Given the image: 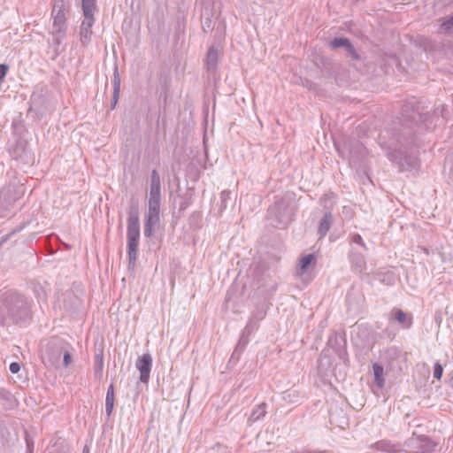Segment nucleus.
<instances>
[{
    "mask_svg": "<svg viewBox=\"0 0 453 453\" xmlns=\"http://www.w3.org/2000/svg\"><path fill=\"white\" fill-rule=\"evenodd\" d=\"M82 453H90L89 448L87 445L84 446Z\"/></svg>",
    "mask_w": 453,
    "mask_h": 453,
    "instance_id": "39",
    "label": "nucleus"
},
{
    "mask_svg": "<svg viewBox=\"0 0 453 453\" xmlns=\"http://www.w3.org/2000/svg\"><path fill=\"white\" fill-rule=\"evenodd\" d=\"M104 368V354L103 350H100L95 357V372L102 373Z\"/></svg>",
    "mask_w": 453,
    "mask_h": 453,
    "instance_id": "25",
    "label": "nucleus"
},
{
    "mask_svg": "<svg viewBox=\"0 0 453 453\" xmlns=\"http://www.w3.org/2000/svg\"><path fill=\"white\" fill-rule=\"evenodd\" d=\"M376 447L378 449L380 450H382V451H386V452H398L399 453V450H397L395 449V445L390 443L389 441H380L376 443Z\"/></svg>",
    "mask_w": 453,
    "mask_h": 453,
    "instance_id": "24",
    "label": "nucleus"
},
{
    "mask_svg": "<svg viewBox=\"0 0 453 453\" xmlns=\"http://www.w3.org/2000/svg\"><path fill=\"white\" fill-rule=\"evenodd\" d=\"M69 0H53L52 6V35L54 42L59 45L65 37L67 30L66 14L69 12Z\"/></svg>",
    "mask_w": 453,
    "mask_h": 453,
    "instance_id": "5",
    "label": "nucleus"
},
{
    "mask_svg": "<svg viewBox=\"0 0 453 453\" xmlns=\"http://www.w3.org/2000/svg\"><path fill=\"white\" fill-rule=\"evenodd\" d=\"M11 398H12V395L10 394V392H8L4 389H0V399L10 401Z\"/></svg>",
    "mask_w": 453,
    "mask_h": 453,
    "instance_id": "35",
    "label": "nucleus"
},
{
    "mask_svg": "<svg viewBox=\"0 0 453 453\" xmlns=\"http://www.w3.org/2000/svg\"><path fill=\"white\" fill-rule=\"evenodd\" d=\"M114 407V403H105V411L108 418L111 417L112 413V410Z\"/></svg>",
    "mask_w": 453,
    "mask_h": 453,
    "instance_id": "37",
    "label": "nucleus"
},
{
    "mask_svg": "<svg viewBox=\"0 0 453 453\" xmlns=\"http://www.w3.org/2000/svg\"><path fill=\"white\" fill-rule=\"evenodd\" d=\"M135 366L140 372V381L147 383L150 380V374L152 367V357L150 353H144L140 357Z\"/></svg>",
    "mask_w": 453,
    "mask_h": 453,
    "instance_id": "12",
    "label": "nucleus"
},
{
    "mask_svg": "<svg viewBox=\"0 0 453 453\" xmlns=\"http://www.w3.org/2000/svg\"><path fill=\"white\" fill-rule=\"evenodd\" d=\"M333 222V214L330 211L326 212L319 224L318 234L319 235V238H323L324 236H326V234L331 228Z\"/></svg>",
    "mask_w": 453,
    "mask_h": 453,
    "instance_id": "17",
    "label": "nucleus"
},
{
    "mask_svg": "<svg viewBox=\"0 0 453 453\" xmlns=\"http://www.w3.org/2000/svg\"><path fill=\"white\" fill-rule=\"evenodd\" d=\"M331 49L337 50L340 48L344 49L347 58L351 61H355L353 65L357 68H360L364 62L362 55L355 49L351 42L346 37H335L329 43Z\"/></svg>",
    "mask_w": 453,
    "mask_h": 453,
    "instance_id": "9",
    "label": "nucleus"
},
{
    "mask_svg": "<svg viewBox=\"0 0 453 453\" xmlns=\"http://www.w3.org/2000/svg\"><path fill=\"white\" fill-rule=\"evenodd\" d=\"M21 229H22V227H19V228H18V229L13 230L12 232H11V233H10V235H12V234H15L16 232L20 231Z\"/></svg>",
    "mask_w": 453,
    "mask_h": 453,
    "instance_id": "41",
    "label": "nucleus"
},
{
    "mask_svg": "<svg viewBox=\"0 0 453 453\" xmlns=\"http://www.w3.org/2000/svg\"><path fill=\"white\" fill-rule=\"evenodd\" d=\"M0 429H1L2 436L4 437V430L5 428H4V427H3V424H2V422H0Z\"/></svg>",
    "mask_w": 453,
    "mask_h": 453,
    "instance_id": "40",
    "label": "nucleus"
},
{
    "mask_svg": "<svg viewBox=\"0 0 453 453\" xmlns=\"http://www.w3.org/2000/svg\"><path fill=\"white\" fill-rule=\"evenodd\" d=\"M96 9V0H82L83 13H94Z\"/></svg>",
    "mask_w": 453,
    "mask_h": 453,
    "instance_id": "27",
    "label": "nucleus"
},
{
    "mask_svg": "<svg viewBox=\"0 0 453 453\" xmlns=\"http://www.w3.org/2000/svg\"><path fill=\"white\" fill-rule=\"evenodd\" d=\"M266 407L267 405L265 403H261L256 405L248 418V425L250 426L254 422L263 419L266 415Z\"/></svg>",
    "mask_w": 453,
    "mask_h": 453,
    "instance_id": "18",
    "label": "nucleus"
},
{
    "mask_svg": "<svg viewBox=\"0 0 453 453\" xmlns=\"http://www.w3.org/2000/svg\"><path fill=\"white\" fill-rule=\"evenodd\" d=\"M69 343L59 337L50 338L42 349L41 358L47 367H61V357Z\"/></svg>",
    "mask_w": 453,
    "mask_h": 453,
    "instance_id": "6",
    "label": "nucleus"
},
{
    "mask_svg": "<svg viewBox=\"0 0 453 453\" xmlns=\"http://www.w3.org/2000/svg\"><path fill=\"white\" fill-rule=\"evenodd\" d=\"M161 204V180L157 170H153L150 175V194L148 209L145 213L143 234L150 238L153 235L154 229L160 224Z\"/></svg>",
    "mask_w": 453,
    "mask_h": 453,
    "instance_id": "2",
    "label": "nucleus"
},
{
    "mask_svg": "<svg viewBox=\"0 0 453 453\" xmlns=\"http://www.w3.org/2000/svg\"><path fill=\"white\" fill-rule=\"evenodd\" d=\"M443 368L440 363H435L434 367V377L440 380L442 376Z\"/></svg>",
    "mask_w": 453,
    "mask_h": 453,
    "instance_id": "31",
    "label": "nucleus"
},
{
    "mask_svg": "<svg viewBox=\"0 0 453 453\" xmlns=\"http://www.w3.org/2000/svg\"><path fill=\"white\" fill-rule=\"evenodd\" d=\"M219 50L215 46H211L206 54V67L209 72H214L217 69Z\"/></svg>",
    "mask_w": 453,
    "mask_h": 453,
    "instance_id": "16",
    "label": "nucleus"
},
{
    "mask_svg": "<svg viewBox=\"0 0 453 453\" xmlns=\"http://www.w3.org/2000/svg\"><path fill=\"white\" fill-rule=\"evenodd\" d=\"M352 242L366 249L365 243L360 234H357L352 236Z\"/></svg>",
    "mask_w": 453,
    "mask_h": 453,
    "instance_id": "34",
    "label": "nucleus"
},
{
    "mask_svg": "<svg viewBox=\"0 0 453 453\" xmlns=\"http://www.w3.org/2000/svg\"><path fill=\"white\" fill-rule=\"evenodd\" d=\"M84 19L80 27V38L83 45H88L92 36V27L95 23L94 13H83Z\"/></svg>",
    "mask_w": 453,
    "mask_h": 453,
    "instance_id": "13",
    "label": "nucleus"
},
{
    "mask_svg": "<svg viewBox=\"0 0 453 453\" xmlns=\"http://www.w3.org/2000/svg\"><path fill=\"white\" fill-rule=\"evenodd\" d=\"M127 254L128 269L134 270L140 239V219L138 203L132 202L127 211Z\"/></svg>",
    "mask_w": 453,
    "mask_h": 453,
    "instance_id": "4",
    "label": "nucleus"
},
{
    "mask_svg": "<svg viewBox=\"0 0 453 453\" xmlns=\"http://www.w3.org/2000/svg\"><path fill=\"white\" fill-rule=\"evenodd\" d=\"M440 27L438 33L443 35H453V15L446 16L440 19Z\"/></svg>",
    "mask_w": 453,
    "mask_h": 453,
    "instance_id": "19",
    "label": "nucleus"
},
{
    "mask_svg": "<svg viewBox=\"0 0 453 453\" xmlns=\"http://www.w3.org/2000/svg\"><path fill=\"white\" fill-rule=\"evenodd\" d=\"M405 447L399 453H428L435 444L426 436H412L405 441Z\"/></svg>",
    "mask_w": 453,
    "mask_h": 453,
    "instance_id": "8",
    "label": "nucleus"
},
{
    "mask_svg": "<svg viewBox=\"0 0 453 453\" xmlns=\"http://www.w3.org/2000/svg\"><path fill=\"white\" fill-rule=\"evenodd\" d=\"M429 113H422L419 106L415 108L407 104L403 108L402 118L393 121L380 134V145L390 150L388 153L389 160L397 164L402 171L418 165L415 135L429 128Z\"/></svg>",
    "mask_w": 453,
    "mask_h": 453,
    "instance_id": "1",
    "label": "nucleus"
},
{
    "mask_svg": "<svg viewBox=\"0 0 453 453\" xmlns=\"http://www.w3.org/2000/svg\"><path fill=\"white\" fill-rule=\"evenodd\" d=\"M357 157H358L356 155V153L352 150H349V160L356 161L357 160Z\"/></svg>",
    "mask_w": 453,
    "mask_h": 453,
    "instance_id": "38",
    "label": "nucleus"
},
{
    "mask_svg": "<svg viewBox=\"0 0 453 453\" xmlns=\"http://www.w3.org/2000/svg\"><path fill=\"white\" fill-rule=\"evenodd\" d=\"M20 370V365L18 363V362H12L11 365H10V371L12 372V373H17L19 372Z\"/></svg>",
    "mask_w": 453,
    "mask_h": 453,
    "instance_id": "36",
    "label": "nucleus"
},
{
    "mask_svg": "<svg viewBox=\"0 0 453 453\" xmlns=\"http://www.w3.org/2000/svg\"><path fill=\"white\" fill-rule=\"evenodd\" d=\"M349 258L354 272L360 273L361 277L366 275V273H365L366 261L363 254L351 251L349 255Z\"/></svg>",
    "mask_w": 453,
    "mask_h": 453,
    "instance_id": "14",
    "label": "nucleus"
},
{
    "mask_svg": "<svg viewBox=\"0 0 453 453\" xmlns=\"http://www.w3.org/2000/svg\"><path fill=\"white\" fill-rule=\"evenodd\" d=\"M69 347L65 349V351L62 353L63 360H61V366L66 368L69 366V365L72 363V356L69 351Z\"/></svg>",
    "mask_w": 453,
    "mask_h": 453,
    "instance_id": "28",
    "label": "nucleus"
},
{
    "mask_svg": "<svg viewBox=\"0 0 453 453\" xmlns=\"http://www.w3.org/2000/svg\"><path fill=\"white\" fill-rule=\"evenodd\" d=\"M286 210L287 207L283 201H276L274 204L269 208L268 215L270 218H275L279 226L285 227L288 222Z\"/></svg>",
    "mask_w": 453,
    "mask_h": 453,
    "instance_id": "11",
    "label": "nucleus"
},
{
    "mask_svg": "<svg viewBox=\"0 0 453 453\" xmlns=\"http://www.w3.org/2000/svg\"><path fill=\"white\" fill-rule=\"evenodd\" d=\"M231 192L229 190H223L220 194V207L225 209L227 206V200L230 199Z\"/></svg>",
    "mask_w": 453,
    "mask_h": 453,
    "instance_id": "29",
    "label": "nucleus"
},
{
    "mask_svg": "<svg viewBox=\"0 0 453 453\" xmlns=\"http://www.w3.org/2000/svg\"><path fill=\"white\" fill-rule=\"evenodd\" d=\"M120 91V76L119 73V69L117 66L114 68L113 73V94L111 99V109H114L119 99V95Z\"/></svg>",
    "mask_w": 453,
    "mask_h": 453,
    "instance_id": "20",
    "label": "nucleus"
},
{
    "mask_svg": "<svg viewBox=\"0 0 453 453\" xmlns=\"http://www.w3.org/2000/svg\"><path fill=\"white\" fill-rule=\"evenodd\" d=\"M67 296L70 298H73V305L70 307V309H78L81 304V300L71 293H69Z\"/></svg>",
    "mask_w": 453,
    "mask_h": 453,
    "instance_id": "33",
    "label": "nucleus"
},
{
    "mask_svg": "<svg viewBox=\"0 0 453 453\" xmlns=\"http://www.w3.org/2000/svg\"><path fill=\"white\" fill-rule=\"evenodd\" d=\"M332 358L325 352L320 354L318 361V371L321 376H328L330 374L336 376L334 370L332 369Z\"/></svg>",
    "mask_w": 453,
    "mask_h": 453,
    "instance_id": "15",
    "label": "nucleus"
},
{
    "mask_svg": "<svg viewBox=\"0 0 453 453\" xmlns=\"http://www.w3.org/2000/svg\"><path fill=\"white\" fill-rule=\"evenodd\" d=\"M374 382L378 388H382L385 385V380L383 378V366L379 364H373L372 365Z\"/></svg>",
    "mask_w": 453,
    "mask_h": 453,
    "instance_id": "23",
    "label": "nucleus"
},
{
    "mask_svg": "<svg viewBox=\"0 0 453 453\" xmlns=\"http://www.w3.org/2000/svg\"><path fill=\"white\" fill-rule=\"evenodd\" d=\"M8 70L9 66L7 65L0 64V85L4 81V79L6 76Z\"/></svg>",
    "mask_w": 453,
    "mask_h": 453,
    "instance_id": "32",
    "label": "nucleus"
},
{
    "mask_svg": "<svg viewBox=\"0 0 453 453\" xmlns=\"http://www.w3.org/2000/svg\"><path fill=\"white\" fill-rule=\"evenodd\" d=\"M12 157L15 160H20L23 163H29L30 150L26 140L19 138L9 148Z\"/></svg>",
    "mask_w": 453,
    "mask_h": 453,
    "instance_id": "10",
    "label": "nucleus"
},
{
    "mask_svg": "<svg viewBox=\"0 0 453 453\" xmlns=\"http://www.w3.org/2000/svg\"><path fill=\"white\" fill-rule=\"evenodd\" d=\"M202 27L204 32H210L213 29V24L211 18L210 17L209 13L203 14L202 15Z\"/></svg>",
    "mask_w": 453,
    "mask_h": 453,
    "instance_id": "26",
    "label": "nucleus"
},
{
    "mask_svg": "<svg viewBox=\"0 0 453 453\" xmlns=\"http://www.w3.org/2000/svg\"><path fill=\"white\" fill-rule=\"evenodd\" d=\"M315 260V255L312 253L307 254L303 256L299 262V266L296 270V274L299 277H302L304 273H307L309 266Z\"/></svg>",
    "mask_w": 453,
    "mask_h": 453,
    "instance_id": "21",
    "label": "nucleus"
},
{
    "mask_svg": "<svg viewBox=\"0 0 453 453\" xmlns=\"http://www.w3.org/2000/svg\"><path fill=\"white\" fill-rule=\"evenodd\" d=\"M29 317V307L24 296L6 290L0 295V319L5 321L11 319L18 324L25 321Z\"/></svg>",
    "mask_w": 453,
    "mask_h": 453,
    "instance_id": "3",
    "label": "nucleus"
},
{
    "mask_svg": "<svg viewBox=\"0 0 453 453\" xmlns=\"http://www.w3.org/2000/svg\"><path fill=\"white\" fill-rule=\"evenodd\" d=\"M114 386L111 383L107 389L105 403H114Z\"/></svg>",
    "mask_w": 453,
    "mask_h": 453,
    "instance_id": "30",
    "label": "nucleus"
},
{
    "mask_svg": "<svg viewBox=\"0 0 453 453\" xmlns=\"http://www.w3.org/2000/svg\"><path fill=\"white\" fill-rule=\"evenodd\" d=\"M25 194L23 184L12 181L0 190V217H5Z\"/></svg>",
    "mask_w": 453,
    "mask_h": 453,
    "instance_id": "7",
    "label": "nucleus"
},
{
    "mask_svg": "<svg viewBox=\"0 0 453 453\" xmlns=\"http://www.w3.org/2000/svg\"><path fill=\"white\" fill-rule=\"evenodd\" d=\"M362 150H363V149H362V147H361L360 145H358V144H357V150H358V151H361Z\"/></svg>",
    "mask_w": 453,
    "mask_h": 453,
    "instance_id": "42",
    "label": "nucleus"
},
{
    "mask_svg": "<svg viewBox=\"0 0 453 453\" xmlns=\"http://www.w3.org/2000/svg\"><path fill=\"white\" fill-rule=\"evenodd\" d=\"M394 318L403 328L409 329L412 325L411 315L407 317V314L402 310H395Z\"/></svg>",
    "mask_w": 453,
    "mask_h": 453,
    "instance_id": "22",
    "label": "nucleus"
}]
</instances>
